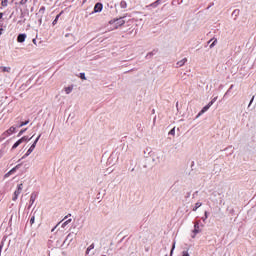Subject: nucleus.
Instances as JSON below:
<instances>
[{
    "label": "nucleus",
    "instance_id": "nucleus-44",
    "mask_svg": "<svg viewBox=\"0 0 256 256\" xmlns=\"http://www.w3.org/2000/svg\"><path fill=\"white\" fill-rule=\"evenodd\" d=\"M55 229H57V226H55L51 231H52V233H53V231H55Z\"/></svg>",
    "mask_w": 256,
    "mask_h": 256
},
{
    "label": "nucleus",
    "instance_id": "nucleus-43",
    "mask_svg": "<svg viewBox=\"0 0 256 256\" xmlns=\"http://www.w3.org/2000/svg\"><path fill=\"white\" fill-rule=\"evenodd\" d=\"M2 34H3V29L0 28V35H2Z\"/></svg>",
    "mask_w": 256,
    "mask_h": 256
},
{
    "label": "nucleus",
    "instance_id": "nucleus-28",
    "mask_svg": "<svg viewBox=\"0 0 256 256\" xmlns=\"http://www.w3.org/2000/svg\"><path fill=\"white\" fill-rule=\"evenodd\" d=\"M217 45V39H215L211 44H210V49H213Z\"/></svg>",
    "mask_w": 256,
    "mask_h": 256
},
{
    "label": "nucleus",
    "instance_id": "nucleus-4",
    "mask_svg": "<svg viewBox=\"0 0 256 256\" xmlns=\"http://www.w3.org/2000/svg\"><path fill=\"white\" fill-rule=\"evenodd\" d=\"M35 143H33L30 148L27 150V152L22 156L21 159H25L27 157H29V155L31 154L32 151H35Z\"/></svg>",
    "mask_w": 256,
    "mask_h": 256
},
{
    "label": "nucleus",
    "instance_id": "nucleus-7",
    "mask_svg": "<svg viewBox=\"0 0 256 256\" xmlns=\"http://www.w3.org/2000/svg\"><path fill=\"white\" fill-rule=\"evenodd\" d=\"M15 129H16L15 126L10 127L7 131L4 132V136L9 137L10 135H13V133L15 132Z\"/></svg>",
    "mask_w": 256,
    "mask_h": 256
},
{
    "label": "nucleus",
    "instance_id": "nucleus-33",
    "mask_svg": "<svg viewBox=\"0 0 256 256\" xmlns=\"http://www.w3.org/2000/svg\"><path fill=\"white\" fill-rule=\"evenodd\" d=\"M169 135H175V128H172L169 132Z\"/></svg>",
    "mask_w": 256,
    "mask_h": 256
},
{
    "label": "nucleus",
    "instance_id": "nucleus-32",
    "mask_svg": "<svg viewBox=\"0 0 256 256\" xmlns=\"http://www.w3.org/2000/svg\"><path fill=\"white\" fill-rule=\"evenodd\" d=\"M27 1H29V0H21L20 5H27Z\"/></svg>",
    "mask_w": 256,
    "mask_h": 256
},
{
    "label": "nucleus",
    "instance_id": "nucleus-15",
    "mask_svg": "<svg viewBox=\"0 0 256 256\" xmlns=\"http://www.w3.org/2000/svg\"><path fill=\"white\" fill-rule=\"evenodd\" d=\"M21 165L22 164H18V165H16L14 168H12L10 171H9V173H15L16 171H17V169H20L21 168Z\"/></svg>",
    "mask_w": 256,
    "mask_h": 256
},
{
    "label": "nucleus",
    "instance_id": "nucleus-12",
    "mask_svg": "<svg viewBox=\"0 0 256 256\" xmlns=\"http://www.w3.org/2000/svg\"><path fill=\"white\" fill-rule=\"evenodd\" d=\"M93 249H95V244L92 243L87 249H86V255H89V253L91 251H93Z\"/></svg>",
    "mask_w": 256,
    "mask_h": 256
},
{
    "label": "nucleus",
    "instance_id": "nucleus-27",
    "mask_svg": "<svg viewBox=\"0 0 256 256\" xmlns=\"http://www.w3.org/2000/svg\"><path fill=\"white\" fill-rule=\"evenodd\" d=\"M69 223H71V219L66 220V221L62 224V227H63V228L67 227V225H69Z\"/></svg>",
    "mask_w": 256,
    "mask_h": 256
},
{
    "label": "nucleus",
    "instance_id": "nucleus-45",
    "mask_svg": "<svg viewBox=\"0 0 256 256\" xmlns=\"http://www.w3.org/2000/svg\"><path fill=\"white\" fill-rule=\"evenodd\" d=\"M67 217H69V216H65V218H64V219H67Z\"/></svg>",
    "mask_w": 256,
    "mask_h": 256
},
{
    "label": "nucleus",
    "instance_id": "nucleus-18",
    "mask_svg": "<svg viewBox=\"0 0 256 256\" xmlns=\"http://www.w3.org/2000/svg\"><path fill=\"white\" fill-rule=\"evenodd\" d=\"M63 12H61L60 14H58L56 17H55V19L53 20V22H52V25H57V22L59 21V17H61V14H62Z\"/></svg>",
    "mask_w": 256,
    "mask_h": 256
},
{
    "label": "nucleus",
    "instance_id": "nucleus-6",
    "mask_svg": "<svg viewBox=\"0 0 256 256\" xmlns=\"http://www.w3.org/2000/svg\"><path fill=\"white\" fill-rule=\"evenodd\" d=\"M103 11V4L98 2L94 6V13H101Z\"/></svg>",
    "mask_w": 256,
    "mask_h": 256
},
{
    "label": "nucleus",
    "instance_id": "nucleus-35",
    "mask_svg": "<svg viewBox=\"0 0 256 256\" xmlns=\"http://www.w3.org/2000/svg\"><path fill=\"white\" fill-rule=\"evenodd\" d=\"M254 100H255V96H253L252 99L250 100V103H249L248 107H251Z\"/></svg>",
    "mask_w": 256,
    "mask_h": 256
},
{
    "label": "nucleus",
    "instance_id": "nucleus-29",
    "mask_svg": "<svg viewBox=\"0 0 256 256\" xmlns=\"http://www.w3.org/2000/svg\"><path fill=\"white\" fill-rule=\"evenodd\" d=\"M39 139H41V134H39L38 137L34 141L36 147H37V143H39Z\"/></svg>",
    "mask_w": 256,
    "mask_h": 256
},
{
    "label": "nucleus",
    "instance_id": "nucleus-19",
    "mask_svg": "<svg viewBox=\"0 0 256 256\" xmlns=\"http://www.w3.org/2000/svg\"><path fill=\"white\" fill-rule=\"evenodd\" d=\"M120 7H121V9H127V2L126 1H121L120 2Z\"/></svg>",
    "mask_w": 256,
    "mask_h": 256
},
{
    "label": "nucleus",
    "instance_id": "nucleus-13",
    "mask_svg": "<svg viewBox=\"0 0 256 256\" xmlns=\"http://www.w3.org/2000/svg\"><path fill=\"white\" fill-rule=\"evenodd\" d=\"M116 25H118L119 27H121V25H125V20H123V18L117 19Z\"/></svg>",
    "mask_w": 256,
    "mask_h": 256
},
{
    "label": "nucleus",
    "instance_id": "nucleus-16",
    "mask_svg": "<svg viewBox=\"0 0 256 256\" xmlns=\"http://www.w3.org/2000/svg\"><path fill=\"white\" fill-rule=\"evenodd\" d=\"M21 143H23V142H21V139H19L18 141H16V142L13 144L12 149H17V147H19V145H21Z\"/></svg>",
    "mask_w": 256,
    "mask_h": 256
},
{
    "label": "nucleus",
    "instance_id": "nucleus-31",
    "mask_svg": "<svg viewBox=\"0 0 256 256\" xmlns=\"http://www.w3.org/2000/svg\"><path fill=\"white\" fill-rule=\"evenodd\" d=\"M173 251H175V242H174L173 245H172V249H171V252H170V256H173Z\"/></svg>",
    "mask_w": 256,
    "mask_h": 256
},
{
    "label": "nucleus",
    "instance_id": "nucleus-37",
    "mask_svg": "<svg viewBox=\"0 0 256 256\" xmlns=\"http://www.w3.org/2000/svg\"><path fill=\"white\" fill-rule=\"evenodd\" d=\"M80 78H82V79H87L86 77H85V73H80Z\"/></svg>",
    "mask_w": 256,
    "mask_h": 256
},
{
    "label": "nucleus",
    "instance_id": "nucleus-23",
    "mask_svg": "<svg viewBox=\"0 0 256 256\" xmlns=\"http://www.w3.org/2000/svg\"><path fill=\"white\" fill-rule=\"evenodd\" d=\"M208 218H209L208 212L205 211L204 212V217H202V221L205 223V221H207Z\"/></svg>",
    "mask_w": 256,
    "mask_h": 256
},
{
    "label": "nucleus",
    "instance_id": "nucleus-3",
    "mask_svg": "<svg viewBox=\"0 0 256 256\" xmlns=\"http://www.w3.org/2000/svg\"><path fill=\"white\" fill-rule=\"evenodd\" d=\"M193 233H194V235H192L193 239H195V235H197V233H201V228L199 226V221L195 222Z\"/></svg>",
    "mask_w": 256,
    "mask_h": 256
},
{
    "label": "nucleus",
    "instance_id": "nucleus-14",
    "mask_svg": "<svg viewBox=\"0 0 256 256\" xmlns=\"http://www.w3.org/2000/svg\"><path fill=\"white\" fill-rule=\"evenodd\" d=\"M64 91H65L66 95H69L73 91V86H68V87L64 88Z\"/></svg>",
    "mask_w": 256,
    "mask_h": 256
},
{
    "label": "nucleus",
    "instance_id": "nucleus-46",
    "mask_svg": "<svg viewBox=\"0 0 256 256\" xmlns=\"http://www.w3.org/2000/svg\"><path fill=\"white\" fill-rule=\"evenodd\" d=\"M33 43H35V39L33 40Z\"/></svg>",
    "mask_w": 256,
    "mask_h": 256
},
{
    "label": "nucleus",
    "instance_id": "nucleus-8",
    "mask_svg": "<svg viewBox=\"0 0 256 256\" xmlns=\"http://www.w3.org/2000/svg\"><path fill=\"white\" fill-rule=\"evenodd\" d=\"M25 39H27V34H19L17 37L18 43H25Z\"/></svg>",
    "mask_w": 256,
    "mask_h": 256
},
{
    "label": "nucleus",
    "instance_id": "nucleus-10",
    "mask_svg": "<svg viewBox=\"0 0 256 256\" xmlns=\"http://www.w3.org/2000/svg\"><path fill=\"white\" fill-rule=\"evenodd\" d=\"M163 3V0H156L152 4H150V7H157L158 5H161Z\"/></svg>",
    "mask_w": 256,
    "mask_h": 256
},
{
    "label": "nucleus",
    "instance_id": "nucleus-25",
    "mask_svg": "<svg viewBox=\"0 0 256 256\" xmlns=\"http://www.w3.org/2000/svg\"><path fill=\"white\" fill-rule=\"evenodd\" d=\"M25 125H29V120H26L25 122H21L20 125L17 127H25Z\"/></svg>",
    "mask_w": 256,
    "mask_h": 256
},
{
    "label": "nucleus",
    "instance_id": "nucleus-17",
    "mask_svg": "<svg viewBox=\"0 0 256 256\" xmlns=\"http://www.w3.org/2000/svg\"><path fill=\"white\" fill-rule=\"evenodd\" d=\"M35 199H37V195L31 194V196H30V204L31 205H33V203H35Z\"/></svg>",
    "mask_w": 256,
    "mask_h": 256
},
{
    "label": "nucleus",
    "instance_id": "nucleus-21",
    "mask_svg": "<svg viewBox=\"0 0 256 256\" xmlns=\"http://www.w3.org/2000/svg\"><path fill=\"white\" fill-rule=\"evenodd\" d=\"M20 141L22 143H24V141H31V138H29V136H24V137L20 138Z\"/></svg>",
    "mask_w": 256,
    "mask_h": 256
},
{
    "label": "nucleus",
    "instance_id": "nucleus-22",
    "mask_svg": "<svg viewBox=\"0 0 256 256\" xmlns=\"http://www.w3.org/2000/svg\"><path fill=\"white\" fill-rule=\"evenodd\" d=\"M201 205H203L201 202H197L195 204V207L193 208V211H197L199 209V207H201Z\"/></svg>",
    "mask_w": 256,
    "mask_h": 256
},
{
    "label": "nucleus",
    "instance_id": "nucleus-41",
    "mask_svg": "<svg viewBox=\"0 0 256 256\" xmlns=\"http://www.w3.org/2000/svg\"><path fill=\"white\" fill-rule=\"evenodd\" d=\"M9 175H13V173H6L5 177H9Z\"/></svg>",
    "mask_w": 256,
    "mask_h": 256
},
{
    "label": "nucleus",
    "instance_id": "nucleus-39",
    "mask_svg": "<svg viewBox=\"0 0 256 256\" xmlns=\"http://www.w3.org/2000/svg\"><path fill=\"white\" fill-rule=\"evenodd\" d=\"M3 157V150H0V159Z\"/></svg>",
    "mask_w": 256,
    "mask_h": 256
},
{
    "label": "nucleus",
    "instance_id": "nucleus-38",
    "mask_svg": "<svg viewBox=\"0 0 256 256\" xmlns=\"http://www.w3.org/2000/svg\"><path fill=\"white\" fill-rule=\"evenodd\" d=\"M39 23L40 25L43 23V15L40 16Z\"/></svg>",
    "mask_w": 256,
    "mask_h": 256
},
{
    "label": "nucleus",
    "instance_id": "nucleus-42",
    "mask_svg": "<svg viewBox=\"0 0 256 256\" xmlns=\"http://www.w3.org/2000/svg\"><path fill=\"white\" fill-rule=\"evenodd\" d=\"M0 19H3V13L0 12Z\"/></svg>",
    "mask_w": 256,
    "mask_h": 256
},
{
    "label": "nucleus",
    "instance_id": "nucleus-36",
    "mask_svg": "<svg viewBox=\"0 0 256 256\" xmlns=\"http://www.w3.org/2000/svg\"><path fill=\"white\" fill-rule=\"evenodd\" d=\"M153 55H155V52H149V53L147 54V57H153Z\"/></svg>",
    "mask_w": 256,
    "mask_h": 256
},
{
    "label": "nucleus",
    "instance_id": "nucleus-40",
    "mask_svg": "<svg viewBox=\"0 0 256 256\" xmlns=\"http://www.w3.org/2000/svg\"><path fill=\"white\" fill-rule=\"evenodd\" d=\"M9 175H13V173H6L5 177H9Z\"/></svg>",
    "mask_w": 256,
    "mask_h": 256
},
{
    "label": "nucleus",
    "instance_id": "nucleus-30",
    "mask_svg": "<svg viewBox=\"0 0 256 256\" xmlns=\"http://www.w3.org/2000/svg\"><path fill=\"white\" fill-rule=\"evenodd\" d=\"M25 131H27V128L20 130V132L18 133V137H21V135H23Z\"/></svg>",
    "mask_w": 256,
    "mask_h": 256
},
{
    "label": "nucleus",
    "instance_id": "nucleus-11",
    "mask_svg": "<svg viewBox=\"0 0 256 256\" xmlns=\"http://www.w3.org/2000/svg\"><path fill=\"white\" fill-rule=\"evenodd\" d=\"M186 62H187V58H184V59L178 61L177 67H183V65H185Z\"/></svg>",
    "mask_w": 256,
    "mask_h": 256
},
{
    "label": "nucleus",
    "instance_id": "nucleus-2",
    "mask_svg": "<svg viewBox=\"0 0 256 256\" xmlns=\"http://www.w3.org/2000/svg\"><path fill=\"white\" fill-rule=\"evenodd\" d=\"M21 191H23V184H19L17 186V189L13 194L12 201H16L17 199H19V195H21Z\"/></svg>",
    "mask_w": 256,
    "mask_h": 256
},
{
    "label": "nucleus",
    "instance_id": "nucleus-9",
    "mask_svg": "<svg viewBox=\"0 0 256 256\" xmlns=\"http://www.w3.org/2000/svg\"><path fill=\"white\" fill-rule=\"evenodd\" d=\"M0 71L3 73H11V67L1 66Z\"/></svg>",
    "mask_w": 256,
    "mask_h": 256
},
{
    "label": "nucleus",
    "instance_id": "nucleus-34",
    "mask_svg": "<svg viewBox=\"0 0 256 256\" xmlns=\"http://www.w3.org/2000/svg\"><path fill=\"white\" fill-rule=\"evenodd\" d=\"M182 256H191V255H189V252H188V251H183V252H182Z\"/></svg>",
    "mask_w": 256,
    "mask_h": 256
},
{
    "label": "nucleus",
    "instance_id": "nucleus-5",
    "mask_svg": "<svg viewBox=\"0 0 256 256\" xmlns=\"http://www.w3.org/2000/svg\"><path fill=\"white\" fill-rule=\"evenodd\" d=\"M73 237H74L73 233H69L66 236V239L64 240L63 245H66V243H67V245H70L71 242L73 241Z\"/></svg>",
    "mask_w": 256,
    "mask_h": 256
},
{
    "label": "nucleus",
    "instance_id": "nucleus-26",
    "mask_svg": "<svg viewBox=\"0 0 256 256\" xmlns=\"http://www.w3.org/2000/svg\"><path fill=\"white\" fill-rule=\"evenodd\" d=\"M8 3H9V0H2L1 5L2 7H7Z\"/></svg>",
    "mask_w": 256,
    "mask_h": 256
},
{
    "label": "nucleus",
    "instance_id": "nucleus-24",
    "mask_svg": "<svg viewBox=\"0 0 256 256\" xmlns=\"http://www.w3.org/2000/svg\"><path fill=\"white\" fill-rule=\"evenodd\" d=\"M39 13L43 16L45 15V6H41L39 9Z\"/></svg>",
    "mask_w": 256,
    "mask_h": 256
},
{
    "label": "nucleus",
    "instance_id": "nucleus-20",
    "mask_svg": "<svg viewBox=\"0 0 256 256\" xmlns=\"http://www.w3.org/2000/svg\"><path fill=\"white\" fill-rule=\"evenodd\" d=\"M35 215H37V212H34L33 215L30 218V225H33L35 223Z\"/></svg>",
    "mask_w": 256,
    "mask_h": 256
},
{
    "label": "nucleus",
    "instance_id": "nucleus-1",
    "mask_svg": "<svg viewBox=\"0 0 256 256\" xmlns=\"http://www.w3.org/2000/svg\"><path fill=\"white\" fill-rule=\"evenodd\" d=\"M217 101V97H214L206 106L202 108V110L198 113L197 118L201 117L203 113H207L209 109H211L212 105Z\"/></svg>",
    "mask_w": 256,
    "mask_h": 256
}]
</instances>
